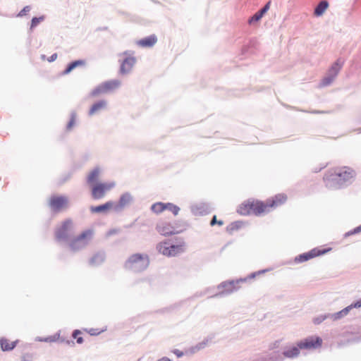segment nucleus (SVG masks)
Returning <instances> with one entry per match:
<instances>
[{"mask_svg": "<svg viewBox=\"0 0 361 361\" xmlns=\"http://www.w3.org/2000/svg\"><path fill=\"white\" fill-rule=\"evenodd\" d=\"M286 196L283 194H278L273 198L267 200L264 203L259 200H250L243 202L237 209V212L240 215L247 216L253 214L256 216H259L264 212H269L267 210L268 207H274L279 204L284 203L286 201Z\"/></svg>", "mask_w": 361, "mask_h": 361, "instance_id": "1", "label": "nucleus"}, {"mask_svg": "<svg viewBox=\"0 0 361 361\" xmlns=\"http://www.w3.org/2000/svg\"><path fill=\"white\" fill-rule=\"evenodd\" d=\"M355 172L351 168L344 166L337 169L326 180V185L331 189H339L347 186L352 182Z\"/></svg>", "mask_w": 361, "mask_h": 361, "instance_id": "2", "label": "nucleus"}, {"mask_svg": "<svg viewBox=\"0 0 361 361\" xmlns=\"http://www.w3.org/2000/svg\"><path fill=\"white\" fill-rule=\"evenodd\" d=\"M322 345V339L317 336H308L296 343V345H293L281 352L283 357L294 358L300 354V349H317Z\"/></svg>", "mask_w": 361, "mask_h": 361, "instance_id": "3", "label": "nucleus"}, {"mask_svg": "<svg viewBox=\"0 0 361 361\" xmlns=\"http://www.w3.org/2000/svg\"><path fill=\"white\" fill-rule=\"evenodd\" d=\"M149 264V258L147 254L135 253L130 255L125 262V269L135 273L145 271Z\"/></svg>", "mask_w": 361, "mask_h": 361, "instance_id": "4", "label": "nucleus"}, {"mask_svg": "<svg viewBox=\"0 0 361 361\" xmlns=\"http://www.w3.org/2000/svg\"><path fill=\"white\" fill-rule=\"evenodd\" d=\"M246 281V279H239L235 280H227L220 283L216 289L219 290L217 293L213 294L209 298H221L235 292L239 288V283Z\"/></svg>", "mask_w": 361, "mask_h": 361, "instance_id": "5", "label": "nucleus"}, {"mask_svg": "<svg viewBox=\"0 0 361 361\" xmlns=\"http://www.w3.org/2000/svg\"><path fill=\"white\" fill-rule=\"evenodd\" d=\"M121 85V82L118 79H114L104 81L92 90V97L99 96L104 94H109L114 92Z\"/></svg>", "mask_w": 361, "mask_h": 361, "instance_id": "6", "label": "nucleus"}, {"mask_svg": "<svg viewBox=\"0 0 361 361\" xmlns=\"http://www.w3.org/2000/svg\"><path fill=\"white\" fill-rule=\"evenodd\" d=\"M116 183L114 181L102 183L95 182L92 183V199L99 200L103 199L106 192L114 188Z\"/></svg>", "mask_w": 361, "mask_h": 361, "instance_id": "7", "label": "nucleus"}, {"mask_svg": "<svg viewBox=\"0 0 361 361\" xmlns=\"http://www.w3.org/2000/svg\"><path fill=\"white\" fill-rule=\"evenodd\" d=\"M329 250H331V248L320 249L315 247L308 252L298 255L295 257L294 262L296 264L302 263L316 257L323 255L328 252Z\"/></svg>", "mask_w": 361, "mask_h": 361, "instance_id": "8", "label": "nucleus"}, {"mask_svg": "<svg viewBox=\"0 0 361 361\" xmlns=\"http://www.w3.org/2000/svg\"><path fill=\"white\" fill-rule=\"evenodd\" d=\"M49 205L53 211L59 212L68 207V199L66 196L53 195L49 200Z\"/></svg>", "mask_w": 361, "mask_h": 361, "instance_id": "9", "label": "nucleus"}, {"mask_svg": "<svg viewBox=\"0 0 361 361\" xmlns=\"http://www.w3.org/2000/svg\"><path fill=\"white\" fill-rule=\"evenodd\" d=\"M133 200V196L129 192L123 193L120 196L118 202H114V212L117 213L121 212L124 207L131 203Z\"/></svg>", "mask_w": 361, "mask_h": 361, "instance_id": "10", "label": "nucleus"}, {"mask_svg": "<svg viewBox=\"0 0 361 361\" xmlns=\"http://www.w3.org/2000/svg\"><path fill=\"white\" fill-rule=\"evenodd\" d=\"M135 63L136 59L135 56L126 57L121 63L119 73L121 75L130 73Z\"/></svg>", "mask_w": 361, "mask_h": 361, "instance_id": "11", "label": "nucleus"}, {"mask_svg": "<svg viewBox=\"0 0 361 361\" xmlns=\"http://www.w3.org/2000/svg\"><path fill=\"white\" fill-rule=\"evenodd\" d=\"M110 209L114 211V202L112 200L107 201L97 206H92V213L95 214H107Z\"/></svg>", "mask_w": 361, "mask_h": 361, "instance_id": "12", "label": "nucleus"}, {"mask_svg": "<svg viewBox=\"0 0 361 361\" xmlns=\"http://www.w3.org/2000/svg\"><path fill=\"white\" fill-rule=\"evenodd\" d=\"M191 212L195 216H204L211 212V208L209 204L200 203L191 206Z\"/></svg>", "mask_w": 361, "mask_h": 361, "instance_id": "13", "label": "nucleus"}, {"mask_svg": "<svg viewBox=\"0 0 361 361\" xmlns=\"http://www.w3.org/2000/svg\"><path fill=\"white\" fill-rule=\"evenodd\" d=\"M271 1H269L262 8H260L257 12H256L254 15L250 17V18L248 19V23L250 25H252L259 21L265 15V13L269 11L271 6Z\"/></svg>", "mask_w": 361, "mask_h": 361, "instance_id": "14", "label": "nucleus"}, {"mask_svg": "<svg viewBox=\"0 0 361 361\" xmlns=\"http://www.w3.org/2000/svg\"><path fill=\"white\" fill-rule=\"evenodd\" d=\"M156 230L158 233L164 236H169L175 234L173 226L171 224L169 223H158L156 226Z\"/></svg>", "mask_w": 361, "mask_h": 361, "instance_id": "15", "label": "nucleus"}, {"mask_svg": "<svg viewBox=\"0 0 361 361\" xmlns=\"http://www.w3.org/2000/svg\"><path fill=\"white\" fill-rule=\"evenodd\" d=\"M71 226V221L70 220L65 221L60 227H59L56 231V237L58 240H63L67 238L68 231Z\"/></svg>", "mask_w": 361, "mask_h": 361, "instance_id": "16", "label": "nucleus"}, {"mask_svg": "<svg viewBox=\"0 0 361 361\" xmlns=\"http://www.w3.org/2000/svg\"><path fill=\"white\" fill-rule=\"evenodd\" d=\"M89 231H85L82 233L79 237L74 239L71 244V246L73 249H78L80 247H84L87 245L88 240L87 239L89 235Z\"/></svg>", "mask_w": 361, "mask_h": 361, "instance_id": "17", "label": "nucleus"}, {"mask_svg": "<svg viewBox=\"0 0 361 361\" xmlns=\"http://www.w3.org/2000/svg\"><path fill=\"white\" fill-rule=\"evenodd\" d=\"M157 42V37L156 35L152 34L146 37L140 39L137 41V44L141 47L149 48L152 47Z\"/></svg>", "mask_w": 361, "mask_h": 361, "instance_id": "18", "label": "nucleus"}, {"mask_svg": "<svg viewBox=\"0 0 361 361\" xmlns=\"http://www.w3.org/2000/svg\"><path fill=\"white\" fill-rule=\"evenodd\" d=\"M344 64V60L338 58L329 68L328 74L336 78Z\"/></svg>", "mask_w": 361, "mask_h": 361, "instance_id": "19", "label": "nucleus"}, {"mask_svg": "<svg viewBox=\"0 0 361 361\" xmlns=\"http://www.w3.org/2000/svg\"><path fill=\"white\" fill-rule=\"evenodd\" d=\"M185 243L181 238L178 244H169L170 252L173 254V257L183 253L185 251Z\"/></svg>", "mask_w": 361, "mask_h": 361, "instance_id": "20", "label": "nucleus"}, {"mask_svg": "<svg viewBox=\"0 0 361 361\" xmlns=\"http://www.w3.org/2000/svg\"><path fill=\"white\" fill-rule=\"evenodd\" d=\"M157 250L162 255L167 257H173V254L170 252L169 243L167 240L161 242L157 245Z\"/></svg>", "mask_w": 361, "mask_h": 361, "instance_id": "21", "label": "nucleus"}, {"mask_svg": "<svg viewBox=\"0 0 361 361\" xmlns=\"http://www.w3.org/2000/svg\"><path fill=\"white\" fill-rule=\"evenodd\" d=\"M172 225L173 226L175 234L182 233L190 226L186 221L182 219L176 221Z\"/></svg>", "mask_w": 361, "mask_h": 361, "instance_id": "22", "label": "nucleus"}, {"mask_svg": "<svg viewBox=\"0 0 361 361\" xmlns=\"http://www.w3.org/2000/svg\"><path fill=\"white\" fill-rule=\"evenodd\" d=\"M107 108V102L105 99H99L92 104V114L99 111L105 110Z\"/></svg>", "mask_w": 361, "mask_h": 361, "instance_id": "23", "label": "nucleus"}, {"mask_svg": "<svg viewBox=\"0 0 361 361\" xmlns=\"http://www.w3.org/2000/svg\"><path fill=\"white\" fill-rule=\"evenodd\" d=\"M329 6V3L326 0L321 1L314 8V14L317 17H319L324 14Z\"/></svg>", "mask_w": 361, "mask_h": 361, "instance_id": "24", "label": "nucleus"}, {"mask_svg": "<svg viewBox=\"0 0 361 361\" xmlns=\"http://www.w3.org/2000/svg\"><path fill=\"white\" fill-rule=\"evenodd\" d=\"M105 259L104 251H98L92 256V265H99L104 262Z\"/></svg>", "mask_w": 361, "mask_h": 361, "instance_id": "25", "label": "nucleus"}, {"mask_svg": "<svg viewBox=\"0 0 361 361\" xmlns=\"http://www.w3.org/2000/svg\"><path fill=\"white\" fill-rule=\"evenodd\" d=\"M0 345L2 350L8 351L13 350L16 347V342L10 341L8 339L3 338L0 340Z\"/></svg>", "mask_w": 361, "mask_h": 361, "instance_id": "26", "label": "nucleus"}, {"mask_svg": "<svg viewBox=\"0 0 361 361\" xmlns=\"http://www.w3.org/2000/svg\"><path fill=\"white\" fill-rule=\"evenodd\" d=\"M350 310L351 307H350V305H348L339 312L331 314V319L333 321L338 320L343 318V317L346 316Z\"/></svg>", "mask_w": 361, "mask_h": 361, "instance_id": "27", "label": "nucleus"}, {"mask_svg": "<svg viewBox=\"0 0 361 361\" xmlns=\"http://www.w3.org/2000/svg\"><path fill=\"white\" fill-rule=\"evenodd\" d=\"M166 203L159 202L152 204L151 211L155 214H160L166 210Z\"/></svg>", "mask_w": 361, "mask_h": 361, "instance_id": "28", "label": "nucleus"}, {"mask_svg": "<svg viewBox=\"0 0 361 361\" xmlns=\"http://www.w3.org/2000/svg\"><path fill=\"white\" fill-rule=\"evenodd\" d=\"M243 223L241 221L231 222L227 226L226 231L229 233H232L233 231L239 230L243 226Z\"/></svg>", "mask_w": 361, "mask_h": 361, "instance_id": "29", "label": "nucleus"}, {"mask_svg": "<svg viewBox=\"0 0 361 361\" xmlns=\"http://www.w3.org/2000/svg\"><path fill=\"white\" fill-rule=\"evenodd\" d=\"M85 64V61L82 60L75 61L70 63L66 69L63 71V74H68L71 72L74 68L79 66H83Z\"/></svg>", "mask_w": 361, "mask_h": 361, "instance_id": "30", "label": "nucleus"}, {"mask_svg": "<svg viewBox=\"0 0 361 361\" xmlns=\"http://www.w3.org/2000/svg\"><path fill=\"white\" fill-rule=\"evenodd\" d=\"M326 319H331V313L318 315L317 317L313 318L312 322L315 325H319Z\"/></svg>", "mask_w": 361, "mask_h": 361, "instance_id": "31", "label": "nucleus"}, {"mask_svg": "<svg viewBox=\"0 0 361 361\" xmlns=\"http://www.w3.org/2000/svg\"><path fill=\"white\" fill-rule=\"evenodd\" d=\"M166 210L171 212L173 215L176 216L180 212V207L173 203L166 202Z\"/></svg>", "mask_w": 361, "mask_h": 361, "instance_id": "32", "label": "nucleus"}, {"mask_svg": "<svg viewBox=\"0 0 361 361\" xmlns=\"http://www.w3.org/2000/svg\"><path fill=\"white\" fill-rule=\"evenodd\" d=\"M100 173V169L99 166H95L92 169V183L99 181V175Z\"/></svg>", "mask_w": 361, "mask_h": 361, "instance_id": "33", "label": "nucleus"}, {"mask_svg": "<svg viewBox=\"0 0 361 361\" xmlns=\"http://www.w3.org/2000/svg\"><path fill=\"white\" fill-rule=\"evenodd\" d=\"M334 79L335 78L334 77L327 73L326 75L324 76L322 80L321 85L323 87L328 86L331 84Z\"/></svg>", "mask_w": 361, "mask_h": 361, "instance_id": "34", "label": "nucleus"}, {"mask_svg": "<svg viewBox=\"0 0 361 361\" xmlns=\"http://www.w3.org/2000/svg\"><path fill=\"white\" fill-rule=\"evenodd\" d=\"M44 20V16H42L40 17H35L32 19L30 29L32 30L35 27H37L41 22Z\"/></svg>", "mask_w": 361, "mask_h": 361, "instance_id": "35", "label": "nucleus"}, {"mask_svg": "<svg viewBox=\"0 0 361 361\" xmlns=\"http://www.w3.org/2000/svg\"><path fill=\"white\" fill-rule=\"evenodd\" d=\"M361 232V224L355 228H354L353 229L346 232L345 234H344V238H348L350 235H355V234H357Z\"/></svg>", "mask_w": 361, "mask_h": 361, "instance_id": "36", "label": "nucleus"}, {"mask_svg": "<svg viewBox=\"0 0 361 361\" xmlns=\"http://www.w3.org/2000/svg\"><path fill=\"white\" fill-rule=\"evenodd\" d=\"M256 44H257V40L256 39H250V42H249V45L248 46H245L243 48V49H242L243 54H245V53H247L249 51L250 47L255 48L256 47Z\"/></svg>", "mask_w": 361, "mask_h": 361, "instance_id": "37", "label": "nucleus"}, {"mask_svg": "<svg viewBox=\"0 0 361 361\" xmlns=\"http://www.w3.org/2000/svg\"><path fill=\"white\" fill-rule=\"evenodd\" d=\"M81 331L79 330H75L73 333V337L76 339L78 343H82L83 342L82 337L81 336Z\"/></svg>", "mask_w": 361, "mask_h": 361, "instance_id": "38", "label": "nucleus"}, {"mask_svg": "<svg viewBox=\"0 0 361 361\" xmlns=\"http://www.w3.org/2000/svg\"><path fill=\"white\" fill-rule=\"evenodd\" d=\"M266 271H267V269H262V270H259V271H258L252 272V273H251L250 274H249V275L247 276V277H246V278H245V279H246V281H247V279H255L257 276H259V275H260V274H264V273H265Z\"/></svg>", "mask_w": 361, "mask_h": 361, "instance_id": "39", "label": "nucleus"}, {"mask_svg": "<svg viewBox=\"0 0 361 361\" xmlns=\"http://www.w3.org/2000/svg\"><path fill=\"white\" fill-rule=\"evenodd\" d=\"M216 224L219 226H222L224 225V221L222 220H217L216 216L214 215L210 221V225L213 226Z\"/></svg>", "mask_w": 361, "mask_h": 361, "instance_id": "40", "label": "nucleus"}, {"mask_svg": "<svg viewBox=\"0 0 361 361\" xmlns=\"http://www.w3.org/2000/svg\"><path fill=\"white\" fill-rule=\"evenodd\" d=\"M106 329H107L106 326H105L104 327H103L101 329L92 328V336H97V335L100 334L101 333L106 331Z\"/></svg>", "mask_w": 361, "mask_h": 361, "instance_id": "41", "label": "nucleus"}, {"mask_svg": "<svg viewBox=\"0 0 361 361\" xmlns=\"http://www.w3.org/2000/svg\"><path fill=\"white\" fill-rule=\"evenodd\" d=\"M31 10V7L30 6H25L18 14V17H23L27 14Z\"/></svg>", "mask_w": 361, "mask_h": 361, "instance_id": "42", "label": "nucleus"}, {"mask_svg": "<svg viewBox=\"0 0 361 361\" xmlns=\"http://www.w3.org/2000/svg\"><path fill=\"white\" fill-rule=\"evenodd\" d=\"M208 343V339H204V341H202V342L197 343L196 345H195V349H197V350H201V349H203L207 344Z\"/></svg>", "mask_w": 361, "mask_h": 361, "instance_id": "43", "label": "nucleus"}, {"mask_svg": "<svg viewBox=\"0 0 361 361\" xmlns=\"http://www.w3.org/2000/svg\"><path fill=\"white\" fill-rule=\"evenodd\" d=\"M58 338L59 337L56 336H49V337H47L44 338H42V339H40V341L47 342V343H52V342L56 341L58 339Z\"/></svg>", "mask_w": 361, "mask_h": 361, "instance_id": "44", "label": "nucleus"}, {"mask_svg": "<svg viewBox=\"0 0 361 361\" xmlns=\"http://www.w3.org/2000/svg\"><path fill=\"white\" fill-rule=\"evenodd\" d=\"M75 117L74 115H72L71 120L67 125V129L71 130L72 128V127L75 125Z\"/></svg>", "mask_w": 361, "mask_h": 361, "instance_id": "45", "label": "nucleus"}, {"mask_svg": "<svg viewBox=\"0 0 361 361\" xmlns=\"http://www.w3.org/2000/svg\"><path fill=\"white\" fill-rule=\"evenodd\" d=\"M119 231H120V230H119V229H118V228H111V229H110V230H109V231H107V233H106V235H107V236H111V235H115V234L118 233H119Z\"/></svg>", "mask_w": 361, "mask_h": 361, "instance_id": "46", "label": "nucleus"}, {"mask_svg": "<svg viewBox=\"0 0 361 361\" xmlns=\"http://www.w3.org/2000/svg\"><path fill=\"white\" fill-rule=\"evenodd\" d=\"M350 307H351V310L353 308L361 307V301L360 300H357L353 302L351 305H350Z\"/></svg>", "mask_w": 361, "mask_h": 361, "instance_id": "47", "label": "nucleus"}, {"mask_svg": "<svg viewBox=\"0 0 361 361\" xmlns=\"http://www.w3.org/2000/svg\"><path fill=\"white\" fill-rule=\"evenodd\" d=\"M172 353L175 354L178 357H181L184 355L183 352L178 349H173Z\"/></svg>", "mask_w": 361, "mask_h": 361, "instance_id": "48", "label": "nucleus"}, {"mask_svg": "<svg viewBox=\"0 0 361 361\" xmlns=\"http://www.w3.org/2000/svg\"><path fill=\"white\" fill-rule=\"evenodd\" d=\"M57 58V54H52L49 59H48V61L49 62H52L54 61H55Z\"/></svg>", "mask_w": 361, "mask_h": 361, "instance_id": "49", "label": "nucleus"}, {"mask_svg": "<svg viewBox=\"0 0 361 361\" xmlns=\"http://www.w3.org/2000/svg\"><path fill=\"white\" fill-rule=\"evenodd\" d=\"M157 361H171V360L170 358H169L168 357H163L157 360Z\"/></svg>", "mask_w": 361, "mask_h": 361, "instance_id": "50", "label": "nucleus"}, {"mask_svg": "<svg viewBox=\"0 0 361 361\" xmlns=\"http://www.w3.org/2000/svg\"><path fill=\"white\" fill-rule=\"evenodd\" d=\"M313 114H320V113H322V111H312Z\"/></svg>", "mask_w": 361, "mask_h": 361, "instance_id": "51", "label": "nucleus"}, {"mask_svg": "<svg viewBox=\"0 0 361 361\" xmlns=\"http://www.w3.org/2000/svg\"><path fill=\"white\" fill-rule=\"evenodd\" d=\"M106 29H107L106 27H104L103 28H98L97 30H106Z\"/></svg>", "mask_w": 361, "mask_h": 361, "instance_id": "52", "label": "nucleus"}, {"mask_svg": "<svg viewBox=\"0 0 361 361\" xmlns=\"http://www.w3.org/2000/svg\"><path fill=\"white\" fill-rule=\"evenodd\" d=\"M127 52H128L127 51H124L123 54H127Z\"/></svg>", "mask_w": 361, "mask_h": 361, "instance_id": "53", "label": "nucleus"}, {"mask_svg": "<svg viewBox=\"0 0 361 361\" xmlns=\"http://www.w3.org/2000/svg\"><path fill=\"white\" fill-rule=\"evenodd\" d=\"M360 132H361V130H360Z\"/></svg>", "mask_w": 361, "mask_h": 361, "instance_id": "54", "label": "nucleus"}]
</instances>
